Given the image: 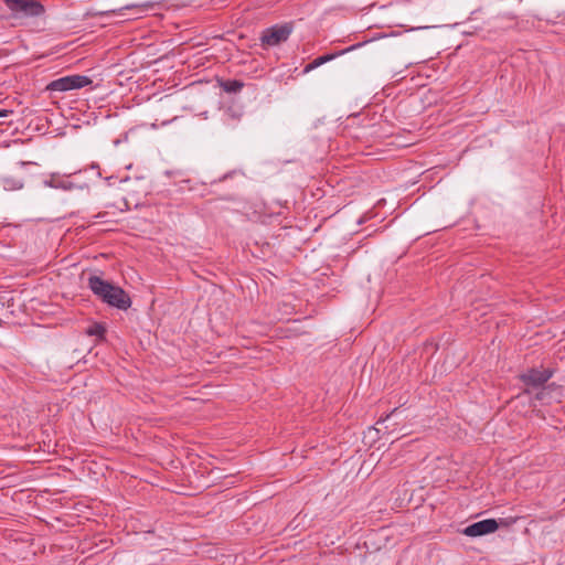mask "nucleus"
Masks as SVG:
<instances>
[{"label":"nucleus","instance_id":"9","mask_svg":"<svg viewBox=\"0 0 565 565\" xmlns=\"http://www.w3.org/2000/svg\"><path fill=\"white\" fill-rule=\"evenodd\" d=\"M85 333L89 337H96L98 341H103L106 334V328L103 323L95 322L90 324Z\"/></svg>","mask_w":565,"mask_h":565},{"label":"nucleus","instance_id":"2","mask_svg":"<svg viewBox=\"0 0 565 565\" xmlns=\"http://www.w3.org/2000/svg\"><path fill=\"white\" fill-rule=\"evenodd\" d=\"M93 83L92 78L86 75H68L60 77L47 84L46 89L51 92H68L79 89Z\"/></svg>","mask_w":565,"mask_h":565},{"label":"nucleus","instance_id":"13","mask_svg":"<svg viewBox=\"0 0 565 565\" xmlns=\"http://www.w3.org/2000/svg\"><path fill=\"white\" fill-rule=\"evenodd\" d=\"M11 113L12 111L8 109H0V118L9 116Z\"/></svg>","mask_w":565,"mask_h":565},{"label":"nucleus","instance_id":"8","mask_svg":"<svg viewBox=\"0 0 565 565\" xmlns=\"http://www.w3.org/2000/svg\"><path fill=\"white\" fill-rule=\"evenodd\" d=\"M218 86L228 94H236L242 90L244 83L239 79H218Z\"/></svg>","mask_w":565,"mask_h":565},{"label":"nucleus","instance_id":"12","mask_svg":"<svg viewBox=\"0 0 565 565\" xmlns=\"http://www.w3.org/2000/svg\"><path fill=\"white\" fill-rule=\"evenodd\" d=\"M319 67L318 64H316V60H313L311 63L307 64L303 68V74H307L311 71H313L315 68Z\"/></svg>","mask_w":565,"mask_h":565},{"label":"nucleus","instance_id":"3","mask_svg":"<svg viewBox=\"0 0 565 565\" xmlns=\"http://www.w3.org/2000/svg\"><path fill=\"white\" fill-rule=\"evenodd\" d=\"M4 3L14 14L38 17L44 12V7L36 0H4Z\"/></svg>","mask_w":565,"mask_h":565},{"label":"nucleus","instance_id":"11","mask_svg":"<svg viewBox=\"0 0 565 565\" xmlns=\"http://www.w3.org/2000/svg\"><path fill=\"white\" fill-rule=\"evenodd\" d=\"M135 8H139V6H136V4H128L126 6L125 8H121V9H114V10H109V11H105V12H100L102 15H106V14H109V13H118L120 12L122 9H135Z\"/></svg>","mask_w":565,"mask_h":565},{"label":"nucleus","instance_id":"14","mask_svg":"<svg viewBox=\"0 0 565 565\" xmlns=\"http://www.w3.org/2000/svg\"><path fill=\"white\" fill-rule=\"evenodd\" d=\"M542 395H543L542 393L536 394V398H537V399H542V398H543V396H542Z\"/></svg>","mask_w":565,"mask_h":565},{"label":"nucleus","instance_id":"7","mask_svg":"<svg viewBox=\"0 0 565 565\" xmlns=\"http://www.w3.org/2000/svg\"><path fill=\"white\" fill-rule=\"evenodd\" d=\"M87 286L94 295L104 301V295H107L110 291L109 287H111V284L99 276L90 275L87 279Z\"/></svg>","mask_w":565,"mask_h":565},{"label":"nucleus","instance_id":"10","mask_svg":"<svg viewBox=\"0 0 565 565\" xmlns=\"http://www.w3.org/2000/svg\"><path fill=\"white\" fill-rule=\"evenodd\" d=\"M362 44H356V45H351L350 47L345 49V50H342L340 52H337V53H331V54H326V55H322V56H319L316 60V64H318V66H321L322 64L327 63V62H330L332 60H334L337 56L341 55V54H344L347 52H350V51H353L354 49L361 46Z\"/></svg>","mask_w":565,"mask_h":565},{"label":"nucleus","instance_id":"4","mask_svg":"<svg viewBox=\"0 0 565 565\" xmlns=\"http://www.w3.org/2000/svg\"><path fill=\"white\" fill-rule=\"evenodd\" d=\"M110 291L104 295V302L120 310H127L131 306V299L120 287L111 285Z\"/></svg>","mask_w":565,"mask_h":565},{"label":"nucleus","instance_id":"6","mask_svg":"<svg viewBox=\"0 0 565 565\" xmlns=\"http://www.w3.org/2000/svg\"><path fill=\"white\" fill-rule=\"evenodd\" d=\"M499 525L494 519H486L468 525L463 530V534L470 537L481 536L493 533L498 530Z\"/></svg>","mask_w":565,"mask_h":565},{"label":"nucleus","instance_id":"5","mask_svg":"<svg viewBox=\"0 0 565 565\" xmlns=\"http://www.w3.org/2000/svg\"><path fill=\"white\" fill-rule=\"evenodd\" d=\"M552 375L553 372L548 369H531L521 374L520 379L525 385L537 387L544 385Z\"/></svg>","mask_w":565,"mask_h":565},{"label":"nucleus","instance_id":"1","mask_svg":"<svg viewBox=\"0 0 565 565\" xmlns=\"http://www.w3.org/2000/svg\"><path fill=\"white\" fill-rule=\"evenodd\" d=\"M294 25L291 22L275 24L265 29L259 38L262 46L271 47L286 42L292 33Z\"/></svg>","mask_w":565,"mask_h":565}]
</instances>
